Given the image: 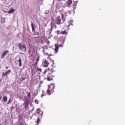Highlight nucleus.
Wrapping results in <instances>:
<instances>
[{
  "instance_id": "13",
  "label": "nucleus",
  "mask_w": 125,
  "mask_h": 125,
  "mask_svg": "<svg viewBox=\"0 0 125 125\" xmlns=\"http://www.w3.org/2000/svg\"><path fill=\"white\" fill-rule=\"evenodd\" d=\"M19 60L18 61V62L20 63V67H22V60H21V58L19 57Z\"/></svg>"
},
{
  "instance_id": "39",
  "label": "nucleus",
  "mask_w": 125,
  "mask_h": 125,
  "mask_svg": "<svg viewBox=\"0 0 125 125\" xmlns=\"http://www.w3.org/2000/svg\"><path fill=\"white\" fill-rule=\"evenodd\" d=\"M71 25L73 26V23H71Z\"/></svg>"
},
{
  "instance_id": "31",
  "label": "nucleus",
  "mask_w": 125,
  "mask_h": 125,
  "mask_svg": "<svg viewBox=\"0 0 125 125\" xmlns=\"http://www.w3.org/2000/svg\"><path fill=\"white\" fill-rule=\"evenodd\" d=\"M40 39V37H35V40H38V39Z\"/></svg>"
},
{
  "instance_id": "27",
  "label": "nucleus",
  "mask_w": 125,
  "mask_h": 125,
  "mask_svg": "<svg viewBox=\"0 0 125 125\" xmlns=\"http://www.w3.org/2000/svg\"><path fill=\"white\" fill-rule=\"evenodd\" d=\"M35 102L36 104H39V100H38L37 99H36L35 100Z\"/></svg>"
},
{
  "instance_id": "40",
  "label": "nucleus",
  "mask_w": 125,
  "mask_h": 125,
  "mask_svg": "<svg viewBox=\"0 0 125 125\" xmlns=\"http://www.w3.org/2000/svg\"><path fill=\"white\" fill-rule=\"evenodd\" d=\"M0 125H2V124H0Z\"/></svg>"
},
{
  "instance_id": "15",
  "label": "nucleus",
  "mask_w": 125,
  "mask_h": 125,
  "mask_svg": "<svg viewBox=\"0 0 125 125\" xmlns=\"http://www.w3.org/2000/svg\"><path fill=\"white\" fill-rule=\"evenodd\" d=\"M46 93H45V91L44 90L42 91V94L41 95V97L42 98L43 96H46Z\"/></svg>"
},
{
  "instance_id": "9",
  "label": "nucleus",
  "mask_w": 125,
  "mask_h": 125,
  "mask_svg": "<svg viewBox=\"0 0 125 125\" xmlns=\"http://www.w3.org/2000/svg\"><path fill=\"white\" fill-rule=\"evenodd\" d=\"M10 72H11V70H9L7 71H6L5 73L3 72L2 73V77H4V76H8L9 74H10Z\"/></svg>"
},
{
  "instance_id": "30",
  "label": "nucleus",
  "mask_w": 125,
  "mask_h": 125,
  "mask_svg": "<svg viewBox=\"0 0 125 125\" xmlns=\"http://www.w3.org/2000/svg\"><path fill=\"white\" fill-rule=\"evenodd\" d=\"M76 3H74V5H73L74 9L76 8V7H75V6H76Z\"/></svg>"
},
{
  "instance_id": "14",
  "label": "nucleus",
  "mask_w": 125,
  "mask_h": 125,
  "mask_svg": "<svg viewBox=\"0 0 125 125\" xmlns=\"http://www.w3.org/2000/svg\"><path fill=\"white\" fill-rule=\"evenodd\" d=\"M72 0H68V1H67V4L69 6H71V4H72Z\"/></svg>"
},
{
  "instance_id": "26",
  "label": "nucleus",
  "mask_w": 125,
  "mask_h": 125,
  "mask_svg": "<svg viewBox=\"0 0 125 125\" xmlns=\"http://www.w3.org/2000/svg\"><path fill=\"white\" fill-rule=\"evenodd\" d=\"M40 122H41V120L40 118L37 119V123L39 125L40 124Z\"/></svg>"
},
{
  "instance_id": "34",
  "label": "nucleus",
  "mask_w": 125,
  "mask_h": 125,
  "mask_svg": "<svg viewBox=\"0 0 125 125\" xmlns=\"http://www.w3.org/2000/svg\"><path fill=\"white\" fill-rule=\"evenodd\" d=\"M2 96H1V94H0V100H1V98H2Z\"/></svg>"
},
{
  "instance_id": "23",
  "label": "nucleus",
  "mask_w": 125,
  "mask_h": 125,
  "mask_svg": "<svg viewBox=\"0 0 125 125\" xmlns=\"http://www.w3.org/2000/svg\"><path fill=\"white\" fill-rule=\"evenodd\" d=\"M37 111V114H40V113H41V109L38 108Z\"/></svg>"
},
{
  "instance_id": "3",
  "label": "nucleus",
  "mask_w": 125,
  "mask_h": 125,
  "mask_svg": "<svg viewBox=\"0 0 125 125\" xmlns=\"http://www.w3.org/2000/svg\"><path fill=\"white\" fill-rule=\"evenodd\" d=\"M54 88H55L54 84L49 85L48 88L47 90V94H48V95H50L51 93H53V92H54Z\"/></svg>"
},
{
  "instance_id": "20",
  "label": "nucleus",
  "mask_w": 125,
  "mask_h": 125,
  "mask_svg": "<svg viewBox=\"0 0 125 125\" xmlns=\"http://www.w3.org/2000/svg\"><path fill=\"white\" fill-rule=\"evenodd\" d=\"M14 11H15V10H14V9H13V8H12L11 9V10L9 11L8 13H12L13 12H14Z\"/></svg>"
},
{
  "instance_id": "22",
  "label": "nucleus",
  "mask_w": 125,
  "mask_h": 125,
  "mask_svg": "<svg viewBox=\"0 0 125 125\" xmlns=\"http://www.w3.org/2000/svg\"><path fill=\"white\" fill-rule=\"evenodd\" d=\"M57 35H60L61 34L62 32L60 31V30H58L56 32Z\"/></svg>"
},
{
  "instance_id": "6",
  "label": "nucleus",
  "mask_w": 125,
  "mask_h": 125,
  "mask_svg": "<svg viewBox=\"0 0 125 125\" xmlns=\"http://www.w3.org/2000/svg\"><path fill=\"white\" fill-rule=\"evenodd\" d=\"M55 51H56V52H58V49L59 47H63V45L62 44L59 45L58 44H56L55 45Z\"/></svg>"
},
{
  "instance_id": "28",
  "label": "nucleus",
  "mask_w": 125,
  "mask_h": 125,
  "mask_svg": "<svg viewBox=\"0 0 125 125\" xmlns=\"http://www.w3.org/2000/svg\"><path fill=\"white\" fill-rule=\"evenodd\" d=\"M37 62L40 61V56H38V58L37 59Z\"/></svg>"
},
{
  "instance_id": "1",
  "label": "nucleus",
  "mask_w": 125,
  "mask_h": 125,
  "mask_svg": "<svg viewBox=\"0 0 125 125\" xmlns=\"http://www.w3.org/2000/svg\"><path fill=\"white\" fill-rule=\"evenodd\" d=\"M19 47L21 52L25 53L27 51V46L23 42H21L19 44Z\"/></svg>"
},
{
  "instance_id": "32",
  "label": "nucleus",
  "mask_w": 125,
  "mask_h": 125,
  "mask_svg": "<svg viewBox=\"0 0 125 125\" xmlns=\"http://www.w3.org/2000/svg\"><path fill=\"white\" fill-rule=\"evenodd\" d=\"M46 71H47V69H46V70L44 71V73H43L44 75H45V74H46Z\"/></svg>"
},
{
  "instance_id": "18",
  "label": "nucleus",
  "mask_w": 125,
  "mask_h": 125,
  "mask_svg": "<svg viewBox=\"0 0 125 125\" xmlns=\"http://www.w3.org/2000/svg\"><path fill=\"white\" fill-rule=\"evenodd\" d=\"M3 101L4 102H7V97L6 96H5L3 98Z\"/></svg>"
},
{
  "instance_id": "16",
  "label": "nucleus",
  "mask_w": 125,
  "mask_h": 125,
  "mask_svg": "<svg viewBox=\"0 0 125 125\" xmlns=\"http://www.w3.org/2000/svg\"><path fill=\"white\" fill-rule=\"evenodd\" d=\"M31 27H32V32L35 31V27H34V23L33 22L31 23Z\"/></svg>"
},
{
  "instance_id": "4",
  "label": "nucleus",
  "mask_w": 125,
  "mask_h": 125,
  "mask_svg": "<svg viewBox=\"0 0 125 125\" xmlns=\"http://www.w3.org/2000/svg\"><path fill=\"white\" fill-rule=\"evenodd\" d=\"M50 57H48L47 58V59H45L42 62V65L43 67L47 68V67H48V65H49V63H50Z\"/></svg>"
},
{
  "instance_id": "24",
  "label": "nucleus",
  "mask_w": 125,
  "mask_h": 125,
  "mask_svg": "<svg viewBox=\"0 0 125 125\" xmlns=\"http://www.w3.org/2000/svg\"><path fill=\"white\" fill-rule=\"evenodd\" d=\"M66 30H64L62 32V33H61V34H62V35H66Z\"/></svg>"
},
{
  "instance_id": "5",
  "label": "nucleus",
  "mask_w": 125,
  "mask_h": 125,
  "mask_svg": "<svg viewBox=\"0 0 125 125\" xmlns=\"http://www.w3.org/2000/svg\"><path fill=\"white\" fill-rule=\"evenodd\" d=\"M8 53H9V51H8V50H6V51H3L1 56V59H3V58H4V57L5 56V55H7V54H8Z\"/></svg>"
},
{
  "instance_id": "37",
  "label": "nucleus",
  "mask_w": 125,
  "mask_h": 125,
  "mask_svg": "<svg viewBox=\"0 0 125 125\" xmlns=\"http://www.w3.org/2000/svg\"><path fill=\"white\" fill-rule=\"evenodd\" d=\"M52 73H53V70H52Z\"/></svg>"
},
{
  "instance_id": "33",
  "label": "nucleus",
  "mask_w": 125,
  "mask_h": 125,
  "mask_svg": "<svg viewBox=\"0 0 125 125\" xmlns=\"http://www.w3.org/2000/svg\"><path fill=\"white\" fill-rule=\"evenodd\" d=\"M25 80H26V78H23L22 80H21V82H23V81H25Z\"/></svg>"
},
{
  "instance_id": "29",
  "label": "nucleus",
  "mask_w": 125,
  "mask_h": 125,
  "mask_svg": "<svg viewBox=\"0 0 125 125\" xmlns=\"http://www.w3.org/2000/svg\"><path fill=\"white\" fill-rule=\"evenodd\" d=\"M30 95H31V92H29L27 95V97H30Z\"/></svg>"
},
{
  "instance_id": "8",
  "label": "nucleus",
  "mask_w": 125,
  "mask_h": 125,
  "mask_svg": "<svg viewBox=\"0 0 125 125\" xmlns=\"http://www.w3.org/2000/svg\"><path fill=\"white\" fill-rule=\"evenodd\" d=\"M52 78V74L49 73L47 75V80L49 82H50V81H52V80H53Z\"/></svg>"
},
{
  "instance_id": "12",
  "label": "nucleus",
  "mask_w": 125,
  "mask_h": 125,
  "mask_svg": "<svg viewBox=\"0 0 125 125\" xmlns=\"http://www.w3.org/2000/svg\"><path fill=\"white\" fill-rule=\"evenodd\" d=\"M23 104H24L25 109H27L28 107H29V102H27L26 103H24Z\"/></svg>"
},
{
  "instance_id": "19",
  "label": "nucleus",
  "mask_w": 125,
  "mask_h": 125,
  "mask_svg": "<svg viewBox=\"0 0 125 125\" xmlns=\"http://www.w3.org/2000/svg\"><path fill=\"white\" fill-rule=\"evenodd\" d=\"M62 18L63 20V21H65V20H66L65 16H64V14H63L62 15Z\"/></svg>"
},
{
  "instance_id": "36",
  "label": "nucleus",
  "mask_w": 125,
  "mask_h": 125,
  "mask_svg": "<svg viewBox=\"0 0 125 125\" xmlns=\"http://www.w3.org/2000/svg\"><path fill=\"white\" fill-rule=\"evenodd\" d=\"M6 69H8V67L6 66Z\"/></svg>"
},
{
  "instance_id": "38",
  "label": "nucleus",
  "mask_w": 125,
  "mask_h": 125,
  "mask_svg": "<svg viewBox=\"0 0 125 125\" xmlns=\"http://www.w3.org/2000/svg\"><path fill=\"white\" fill-rule=\"evenodd\" d=\"M47 70H49V68H47Z\"/></svg>"
},
{
  "instance_id": "21",
  "label": "nucleus",
  "mask_w": 125,
  "mask_h": 125,
  "mask_svg": "<svg viewBox=\"0 0 125 125\" xmlns=\"http://www.w3.org/2000/svg\"><path fill=\"white\" fill-rule=\"evenodd\" d=\"M38 72H39V73L41 74L42 73V69L41 68H37Z\"/></svg>"
},
{
  "instance_id": "17",
  "label": "nucleus",
  "mask_w": 125,
  "mask_h": 125,
  "mask_svg": "<svg viewBox=\"0 0 125 125\" xmlns=\"http://www.w3.org/2000/svg\"><path fill=\"white\" fill-rule=\"evenodd\" d=\"M33 33L35 36H39V32L34 31L33 32Z\"/></svg>"
},
{
  "instance_id": "7",
  "label": "nucleus",
  "mask_w": 125,
  "mask_h": 125,
  "mask_svg": "<svg viewBox=\"0 0 125 125\" xmlns=\"http://www.w3.org/2000/svg\"><path fill=\"white\" fill-rule=\"evenodd\" d=\"M73 13H74V11L73 10H68L67 12L65 13V17L73 14Z\"/></svg>"
},
{
  "instance_id": "35",
  "label": "nucleus",
  "mask_w": 125,
  "mask_h": 125,
  "mask_svg": "<svg viewBox=\"0 0 125 125\" xmlns=\"http://www.w3.org/2000/svg\"><path fill=\"white\" fill-rule=\"evenodd\" d=\"M20 125H25V124H24V123H21Z\"/></svg>"
},
{
  "instance_id": "25",
  "label": "nucleus",
  "mask_w": 125,
  "mask_h": 125,
  "mask_svg": "<svg viewBox=\"0 0 125 125\" xmlns=\"http://www.w3.org/2000/svg\"><path fill=\"white\" fill-rule=\"evenodd\" d=\"M11 102H12V100H11V99H10L7 103V104H10V103H11Z\"/></svg>"
},
{
  "instance_id": "2",
  "label": "nucleus",
  "mask_w": 125,
  "mask_h": 125,
  "mask_svg": "<svg viewBox=\"0 0 125 125\" xmlns=\"http://www.w3.org/2000/svg\"><path fill=\"white\" fill-rule=\"evenodd\" d=\"M42 52L44 54V55H48V56H51L52 55L48 53L49 52H50V50H49V48L46 47V46H42Z\"/></svg>"
},
{
  "instance_id": "11",
  "label": "nucleus",
  "mask_w": 125,
  "mask_h": 125,
  "mask_svg": "<svg viewBox=\"0 0 125 125\" xmlns=\"http://www.w3.org/2000/svg\"><path fill=\"white\" fill-rule=\"evenodd\" d=\"M57 26H56V24H55V23H52L51 25V31H52V29H56Z\"/></svg>"
},
{
  "instance_id": "10",
  "label": "nucleus",
  "mask_w": 125,
  "mask_h": 125,
  "mask_svg": "<svg viewBox=\"0 0 125 125\" xmlns=\"http://www.w3.org/2000/svg\"><path fill=\"white\" fill-rule=\"evenodd\" d=\"M61 21H62L61 19L58 18L56 21V24H58V25H61V24H62V23L61 22Z\"/></svg>"
}]
</instances>
